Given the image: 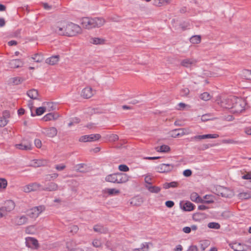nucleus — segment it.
Wrapping results in <instances>:
<instances>
[{
	"mask_svg": "<svg viewBox=\"0 0 251 251\" xmlns=\"http://www.w3.org/2000/svg\"><path fill=\"white\" fill-rule=\"evenodd\" d=\"M23 62L20 59H13L9 62L11 68H18L23 66Z\"/></svg>",
	"mask_w": 251,
	"mask_h": 251,
	"instance_id": "nucleus-22",
	"label": "nucleus"
},
{
	"mask_svg": "<svg viewBox=\"0 0 251 251\" xmlns=\"http://www.w3.org/2000/svg\"><path fill=\"white\" fill-rule=\"evenodd\" d=\"M81 95L84 99H89L91 98L94 95L92 88L90 87L84 88L81 92Z\"/></svg>",
	"mask_w": 251,
	"mask_h": 251,
	"instance_id": "nucleus-17",
	"label": "nucleus"
},
{
	"mask_svg": "<svg viewBox=\"0 0 251 251\" xmlns=\"http://www.w3.org/2000/svg\"><path fill=\"white\" fill-rule=\"evenodd\" d=\"M205 135H196L191 138L192 140L200 141L202 139H205Z\"/></svg>",
	"mask_w": 251,
	"mask_h": 251,
	"instance_id": "nucleus-54",
	"label": "nucleus"
},
{
	"mask_svg": "<svg viewBox=\"0 0 251 251\" xmlns=\"http://www.w3.org/2000/svg\"><path fill=\"white\" fill-rule=\"evenodd\" d=\"M117 183H125L128 180V176L124 173H116Z\"/></svg>",
	"mask_w": 251,
	"mask_h": 251,
	"instance_id": "nucleus-19",
	"label": "nucleus"
},
{
	"mask_svg": "<svg viewBox=\"0 0 251 251\" xmlns=\"http://www.w3.org/2000/svg\"><path fill=\"white\" fill-rule=\"evenodd\" d=\"M232 97L233 96H230L227 98H223L220 100H217V103L222 107L231 110V107L233 105Z\"/></svg>",
	"mask_w": 251,
	"mask_h": 251,
	"instance_id": "nucleus-5",
	"label": "nucleus"
},
{
	"mask_svg": "<svg viewBox=\"0 0 251 251\" xmlns=\"http://www.w3.org/2000/svg\"><path fill=\"white\" fill-rule=\"evenodd\" d=\"M46 104L48 106V111H50L55 109V107L52 102H46Z\"/></svg>",
	"mask_w": 251,
	"mask_h": 251,
	"instance_id": "nucleus-58",
	"label": "nucleus"
},
{
	"mask_svg": "<svg viewBox=\"0 0 251 251\" xmlns=\"http://www.w3.org/2000/svg\"><path fill=\"white\" fill-rule=\"evenodd\" d=\"M183 128L176 129L172 130L170 132L171 136L172 137L176 138L177 137L182 136L184 134Z\"/></svg>",
	"mask_w": 251,
	"mask_h": 251,
	"instance_id": "nucleus-23",
	"label": "nucleus"
},
{
	"mask_svg": "<svg viewBox=\"0 0 251 251\" xmlns=\"http://www.w3.org/2000/svg\"><path fill=\"white\" fill-rule=\"evenodd\" d=\"M232 103L230 111L232 113L238 114L244 110L246 102L244 99L235 96L232 97Z\"/></svg>",
	"mask_w": 251,
	"mask_h": 251,
	"instance_id": "nucleus-2",
	"label": "nucleus"
},
{
	"mask_svg": "<svg viewBox=\"0 0 251 251\" xmlns=\"http://www.w3.org/2000/svg\"><path fill=\"white\" fill-rule=\"evenodd\" d=\"M58 117L59 116L57 113H50L44 116L43 119L45 121H48L52 120H56Z\"/></svg>",
	"mask_w": 251,
	"mask_h": 251,
	"instance_id": "nucleus-28",
	"label": "nucleus"
},
{
	"mask_svg": "<svg viewBox=\"0 0 251 251\" xmlns=\"http://www.w3.org/2000/svg\"><path fill=\"white\" fill-rule=\"evenodd\" d=\"M105 41V40L103 38L96 37H92L90 40V42L94 45H104Z\"/></svg>",
	"mask_w": 251,
	"mask_h": 251,
	"instance_id": "nucleus-25",
	"label": "nucleus"
},
{
	"mask_svg": "<svg viewBox=\"0 0 251 251\" xmlns=\"http://www.w3.org/2000/svg\"><path fill=\"white\" fill-rule=\"evenodd\" d=\"M143 199L139 196L133 198L130 202L131 205L133 206H140L143 202Z\"/></svg>",
	"mask_w": 251,
	"mask_h": 251,
	"instance_id": "nucleus-21",
	"label": "nucleus"
},
{
	"mask_svg": "<svg viewBox=\"0 0 251 251\" xmlns=\"http://www.w3.org/2000/svg\"><path fill=\"white\" fill-rule=\"evenodd\" d=\"M25 244L27 247L32 249H36L38 247V241L32 237L26 238Z\"/></svg>",
	"mask_w": 251,
	"mask_h": 251,
	"instance_id": "nucleus-16",
	"label": "nucleus"
},
{
	"mask_svg": "<svg viewBox=\"0 0 251 251\" xmlns=\"http://www.w3.org/2000/svg\"><path fill=\"white\" fill-rule=\"evenodd\" d=\"M33 161L35 163L34 166L36 167L46 166L48 163V161L45 159H35L33 160Z\"/></svg>",
	"mask_w": 251,
	"mask_h": 251,
	"instance_id": "nucleus-30",
	"label": "nucleus"
},
{
	"mask_svg": "<svg viewBox=\"0 0 251 251\" xmlns=\"http://www.w3.org/2000/svg\"><path fill=\"white\" fill-rule=\"evenodd\" d=\"M197 60L193 58H185L181 60V66L185 68H190L196 65Z\"/></svg>",
	"mask_w": 251,
	"mask_h": 251,
	"instance_id": "nucleus-14",
	"label": "nucleus"
},
{
	"mask_svg": "<svg viewBox=\"0 0 251 251\" xmlns=\"http://www.w3.org/2000/svg\"><path fill=\"white\" fill-rule=\"evenodd\" d=\"M15 147L16 149L21 150H31L32 149L31 144L28 141L24 140L20 144H16Z\"/></svg>",
	"mask_w": 251,
	"mask_h": 251,
	"instance_id": "nucleus-13",
	"label": "nucleus"
},
{
	"mask_svg": "<svg viewBox=\"0 0 251 251\" xmlns=\"http://www.w3.org/2000/svg\"><path fill=\"white\" fill-rule=\"evenodd\" d=\"M245 76L247 79L251 80V70H246L244 71Z\"/></svg>",
	"mask_w": 251,
	"mask_h": 251,
	"instance_id": "nucleus-56",
	"label": "nucleus"
},
{
	"mask_svg": "<svg viewBox=\"0 0 251 251\" xmlns=\"http://www.w3.org/2000/svg\"><path fill=\"white\" fill-rule=\"evenodd\" d=\"M75 247L76 244L73 241H70L66 243V247L68 250L70 251L75 250Z\"/></svg>",
	"mask_w": 251,
	"mask_h": 251,
	"instance_id": "nucleus-40",
	"label": "nucleus"
},
{
	"mask_svg": "<svg viewBox=\"0 0 251 251\" xmlns=\"http://www.w3.org/2000/svg\"><path fill=\"white\" fill-rule=\"evenodd\" d=\"M216 190L218 195L224 198H231L233 195V192L226 187L219 186Z\"/></svg>",
	"mask_w": 251,
	"mask_h": 251,
	"instance_id": "nucleus-7",
	"label": "nucleus"
},
{
	"mask_svg": "<svg viewBox=\"0 0 251 251\" xmlns=\"http://www.w3.org/2000/svg\"><path fill=\"white\" fill-rule=\"evenodd\" d=\"M192 172L189 169L185 170L183 172V175L186 177L190 176L192 175Z\"/></svg>",
	"mask_w": 251,
	"mask_h": 251,
	"instance_id": "nucleus-63",
	"label": "nucleus"
},
{
	"mask_svg": "<svg viewBox=\"0 0 251 251\" xmlns=\"http://www.w3.org/2000/svg\"><path fill=\"white\" fill-rule=\"evenodd\" d=\"M59 55H54L48 58L46 60V63L51 65H53L58 62L59 61Z\"/></svg>",
	"mask_w": 251,
	"mask_h": 251,
	"instance_id": "nucleus-26",
	"label": "nucleus"
},
{
	"mask_svg": "<svg viewBox=\"0 0 251 251\" xmlns=\"http://www.w3.org/2000/svg\"><path fill=\"white\" fill-rule=\"evenodd\" d=\"M171 2L170 0H159L157 4H155L158 6H160L162 5L168 4Z\"/></svg>",
	"mask_w": 251,
	"mask_h": 251,
	"instance_id": "nucleus-53",
	"label": "nucleus"
},
{
	"mask_svg": "<svg viewBox=\"0 0 251 251\" xmlns=\"http://www.w3.org/2000/svg\"><path fill=\"white\" fill-rule=\"evenodd\" d=\"M15 207L14 202L12 200H8L5 202L4 205L1 207L2 211L3 212L5 215L7 212L13 210Z\"/></svg>",
	"mask_w": 251,
	"mask_h": 251,
	"instance_id": "nucleus-10",
	"label": "nucleus"
},
{
	"mask_svg": "<svg viewBox=\"0 0 251 251\" xmlns=\"http://www.w3.org/2000/svg\"><path fill=\"white\" fill-rule=\"evenodd\" d=\"M41 188L42 185L40 184L35 182L24 186L23 190L25 193H29L31 191L41 190Z\"/></svg>",
	"mask_w": 251,
	"mask_h": 251,
	"instance_id": "nucleus-8",
	"label": "nucleus"
},
{
	"mask_svg": "<svg viewBox=\"0 0 251 251\" xmlns=\"http://www.w3.org/2000/svg\"><path fill=\"white\" fill-rule=\"evenodd\" d=\"M27 95L32 100H38V92L36 89H32L28 91L26 93Z\"/></svg>",
	"mask_w": 251,
	"mask_h": 251,
	"instance_id": "nucleus-24",
	"label": "nucleus"
},
{
	"mask_svg": "<svg viewBox=\"0 0 251 251\" xmlns=\"http://www.w3.org/2000/svg\"><path fill=\"white\" fill-rule=\"evenodd\" d=\"M89 142L99 140L101 136L99 134L88 135Z\"/></svg>",
	"mask_w": 251,
	"mask_h": 251,
	"instance_id": "nucleus-43",
	"label": "nucleus"
},
{
	"mask_svg": "<svg viewBox=\"0 0 251 251\" xmlns=\"http://www.w3.org/2000/svg\"><path fill=\"white\" fill-rule=\"evenodd\" d=\"M45 209L44 205L35 206L27 211V215L31 218H37Z\"/></svg>",
	"mask_w": 251,
	"mask_h": 251,
	"instance_id": "nucleus-6",
	"label": "nucleus"
},
{
	"mask_svg": "<svg viewBox=\"0 0 251 251\" xmlns=\"http://www.w3.org/2000/svg\"><path fill=\"white\" fill-rule=\"evenodd\" d=\"M190 199H191V201H192L194 202H202V203L204 202V203H210L212 202V201H205L203 200L199 196V195L198 194V193H197L196 192H193L191 194Z\"/></svg>",
	"mask_w": 251,
	"mask_h": 251,
	"instance_id": "nucleus-18",
	"label": "nucleus"
},
{
	"mask_svg": "<svg viewBox=\"0 0 251 251\" xmlns=\"http://www.w3.org/2000/svg\"><path fill=\"white\" fill-rule=\"evenodd\" d=\"M67 26V22L60 21L57 22L52 26V30L60 35L66 36V28Z\"/></svg>",
	"mask_w": 251,
	"mask_h": 251,
	"instance_id": "nucleus-4",
	"label": "nucleus"
},
{
	"mask_svg": "<svg viewBox=\"0 0 251 251\" xmlns=\"http://www.w3.org/2000/svg\"><path fill=\"white\" fill-rule=\"evenodd\" d=\"M208 227L210 228H214L218 229L220 228V225L219 224L215 222L209 223L208 224Z\"/></svg>",
	"mask_w": 251,
	"mask_h": 251,
	"instance_id": "nucleus-45",
	"label": "nucleus"
},
{
	"mask_svg": "<svg viewBox=\"0 0 251 251\" xmlns=\"http://www.w3.org/2000/svg\"><path fill=\"white\" fill-rule=\"evenodd\" d=\"M7 120L4 119L3 118H0V127H3L7 124Z\"/></svg>",
	"mask_w": 251,
	"mask_h": 251,
	"instance_id": "nucleus-61",
	"label": "nucleus"
},
{
	"mask_svg": "<svg viewBox=\"0 0 251 251\" xmlns=\"http://www.w3.org/2000/svg\"><path fill=\"white\" fill-rule=\"evenodd\" d=\"M103 193H107L109 195H116L120 193L119 190L112 188V189H106L102 191Z\"/></svg>",
	"mask_w": 251,
	"mask_h": 251,
	"instance_id": "nucleus-32",
	"label": "nucleus"
},
{
	"mask_svg": "<svg viewBox=\"0 0 251 251\" xmlns=\"http://www.w3.org/2000/svg\"><path fill=\"white\" fill-rule=\"evenodd\" d=\"M79 141L81 142H89L88 135H84L80 137Z\"/></svg>",
	"mask_w": 251,
	"mask_h": 251,
	"instance_id": "nucleus-59",
	"label": "nucleus"
},
{
	"mask_svg": "<svg viewBox=\"0 0 251 251\" xmlns=\"http://www.w3.org/2000/svg\"><path fill=\"white\" fill-rule=\"evenodd\" d=\"M211 97L207 92H204L200 95V98L203 100L207 101L211 99Z\"/></svg>",
	"mask_w": 251,
	"mask_h": 251,
	"instance_id": "nucleus-39",
	"label": "nucleus"
},
{
	"mask_svg": "<svg viewBox=\"0 0 251 251\" xmlns=\"http://www.w3.org/2000/svg\"><path fill=\"white\" fill-rule=\"evenodd\" d=\"M238 196L239 198L241 200H246L251 198V194L248 192L240 193Z\"/></svg>",
	"mask_w": 251,
	"mask_h": 251,
	"instance_id": "nucleus-37",
	"label": "nucleus"
},
{
	"mask_svg": "<svg viewBox=\"0 0 251 251\" xmlns=\"http://www.w3.org/2000/svg\"><path fill=\"white\" fill-rule=\"evenodd\" d=\"M116 173L109 175L105 177V180L107 182L117 183Z\"/></svg>",
	"mask_w": 251,
	"mask_h": 251,
	"instance_id": "nucleus-34",
	"label": "nucleus"
},
{
	"mask_svg": "<svg viewBox=\"0 0 251 251\" xmlns=\"http://www.w3.org/2000/svg\"><path fill=\"white\" fill-rule=\"evenodd\" d=\"M86 165L85 164H83V163H81V164H79L78 165H76V170L79 172H81V173H84L85 172V171L84 170H82V169L84 167V166H85Z\"/></svg>",
	"mask_w": 251,
	"mask_h": 251,
	"instance_id": "nucleus-55",
	"label": "nucleus"
},
{
	"mask_svg": "<svg viewBox=\"0 0 251 251\" xmlns=\"http://www.w3.org/2000/svg\"><path fill=\"white\" fill-rule=\"evenodd\" d=\"M201 41V36L200 35H194L190 39V42L192 44H199Z\"/></svg>",
	"mask_w": 251,
	"mask_h": 251,
	"instance_id": "nucleus-36",
	"label": "nucleus"
},
{
	"mask_svg": "<svg viewBox=\"0 0 251 251\" xmlns=\"http://www.w3.org/2000/svg\"><path fill=\"white\" fill-rule=\"evenodd\" d=\"M205 139L217 138L219 137L217 134H205Z\"/></svg>",
	"mask_w": 251,
	"mask_h": 251,
	"instance_id": "nucleus-57",
	"label": "nucleus"
},
{
	"mask_svg": "<svg viewBox=\"0 0 251 251\" xmlns=\"http://www.w3.org/2000/svg\"><path fill=\"white\" fill-rule=\"evenodd\" d=\"M174 168V165L170 164H161L156 167L158 172L161 173H168L171 172Z\"/></svg>",
	"mask_w": 251,
	"mask_h": 251,
	"instance_id": "nucleus-9",
	"label": "nucleus"
},
{
	"mask_svg": "<svg viewBox=\"0 0 251 251\" xmlns=\"http://www.w3.org/2000/svg\"><path fill=\"white\" fill-rule=\"evenodd\" d=\"M25 231L27 233L33 234L36 232L35 226H30L26 228Z\"/></svg>",
	"mask_w": 251,
	"mask_h": 251,
	"instance_id": "nucleus-38",
	"label": "nucleus"
},
{
	"mask_svg": "<svg viewBox=\"0 0 251 251\" xmlns=\"http://www.w3.org/2000/svg\"><path fill=\"white\" fill-rule=\"evenodd\" d=\"M149 245L148 243H145L142 244V247L140 248H136L133 250V251H148Z\"/></svg>",
	"mask_w": 251,
	"mask_h": 251,
	"instance_id": "nucleus-41",
	"label": "nucleus"
},
{
	"mask_svg": "<svg viewBox=\"0 0 251 251\" xmlns=\"http://www.w3.org/2000/svg\"><path fill=\"white\" fill-rule=\"evenodd\" d=\"M94 230L96 232H98L99 233L102 234H105L108 232V229L106 227H104L103 226L101 225H97L94 226L93 227Z\"/></svg>",
	"mask_w": 251,
	"mask_h": 251,
	"instance_id": "nucleus-20",
	"label": "nucleus"
},
{
	"mask_svg": "<svg viewBox=\"0 0 251 251\" xmlns=\"http://www.w3.org/2000/svg\"><path fill=\"white\" fill-rule=\"evenodd\" d=\"M78 229L79 228L77 226L72 225L70 227V232L74 234L78 231Z\"/></svg>",
	"mask_w": 251,
	"mask_h": 251,
	"instance_id": "nucleus-48",
	"label": "nucleus"
},
{
	"mask_svg": "<svg viewBox=\"0 0 251 251\" xmlns=\"http://www.w3.org/2000/svg\"><path fill=\"white\" fill-rule=\"evenodd\" d=\"M189 90L187 88L182 89L180 92V95L182 97L187 96L189 93Z\"/></svg>",
	"mask_w": 251,
	"mask_h": 251,
	"instance_id": "nucleus-50",
	"label": "nucleus"
},
{
	"mask_svg": "<svg viewBox=\"0 0 251 251\" xmlns=\"http://www.w3.org/2000/svg\"><path fill=\"white\" fill-rule=\"evenodd\" d=\"M28 218L25 215L18 216L12 219L13 223L17 226H22L27 223Z\"/></svg>",
	"mask_w": 251,
	"mask_h": 251,
	"instance_id": "nucleus-12",
	"label": "nucleus"
},
{
	"mask_svg": "<svg viewBox=\"0 0 251 251\" xmlns=\"http://www.w3.org/2000/svg\"><path fill=\"white\" fill-rule=\"evenodd\" d=\"M86 112L90 115H92L93 114L98 113V109L96 108L89 107L87 109Z\"/></svg>",
	"mask_w": 251,
	"mask_h": 251,
	"instance_id": "nucleus-47",
	"label": "nucleus"
},
{
	"mask_svg": "<svg viewBox=\"0 0 251 251\" xmlns=\"http://www.w3.org/2000/svg\"><path fill=\"white\" fill-rule=\"evenodd\" d=\"M194 207L195 205L189 201H187L183 204L182 208L184 211H191L194 210Z\"/></svg>",
	"mask_w": 251,
	"mask_h": 251,
	"instance_id": "nucleus-29",
	"label": "nucleus"
},
{
	"mask_svg": "<svg viewBox=\"0 0 251 251\" xmlns=\"http://www.w3.org/2000/svg\"><path fill=\"white\" fill-rule=\"evenodd\" d=\"M46 107H40L37 108L36 109V113L34 114L32 110H31V116L32 117L35 116V115L40 116L43 114L46 111Z\"/></svg>",
	"mask_w": 251,
	"mask_h": 251,
	"instance_id": "nucleus-33",
	"label": "nucleus"
},
{
	"mask_svg": "<svg viewBox=\"0 0 251 251\" xmlns=\"http://www.w3.org/2000/svg\"><path fill=\"white\" fill-rule=\"evenodd\" d=\"M92 245L95 248H99L101 246V243L98 239H94L92 242Z\"/></svg>",
	"mask_w": 251,
	"mask_h": 251,
	"instance_id": "nucleus-52",
	"label": "nucleus"
},
{
	"mask_svg": "<svg viewBox=\"0 0 251 251\" xmlns=\"http://www.w3.org/2000/svg\"><path fill=\"white\" fill-rule=\"evenodd\" d=\"M31 58L36 62H41L43 60V56L38 53L35 54Z\"/></svg>",
	"mask_w": 251,
	"mask_h": 251,
	"instance_id": "nucleus-44",
	"label": "nucleus"
},
{
	"mask_svg": "<svg viewBox=\"0 0 251 251\" xmlns=\"http://www.w3.org/2000/svg\"><path fill=\"white\" fill-rule=\"evenodd\" d=\"M118 169L120 171L126 172L129 171V168L128 166L125 164L120 165L118 167Z\"/></svg>",
	"mask_w": 251,
	"mask_h": 251,
	"instance_id": "nucleus-51",
	"label": "nucleus"
},
{
	"mask_svg": "<svg viewBox=\"0 0 251 251\" xmlns=\"http://www.w3.org/2000/svg\"><path fill=\"white\" fill-rule=\"evenodd\" d=\"M59 189L58 185L53 182H50L48 183L46 186L44 187L42 186L41 190L47 191H57Z\"/></svg>",
	"mask_w": 251,
	"mask_h": 251,
	"instance_id": "nucleus-15",
	"label": "nucleus"
},
{
	"mask_svg": "<svg viewBox=\"0 0 251 251\" xmlns=\"http://www.w3.org/2000/svg\"><path fill=\"white\" fill-rule=\"evenodd\" d=\"M146 188L152 193H158L161 190V188L158 186L151 185H146Z\"/></svg>",
	"mask_w": 251,
	"mask_h": 251,
	"instance_id": "nucleus-31",
	"label": "nucleus"
},
{
	"mask_svg": "<svg viewBox=\"0 0 251 251\" xmlns=\"http://www.w3.org/2000/svg\"><path fill=\"white\" fill-rule=\"evenodd\" d=\"M178 185V182L173 181L170 183L166 182L163 184V187L164 189H167L171 187L175 188L177 187Z\"/></svg>",
	"mask_w": 251,
	"mask_h": 251,
	"instance_id": "nucleus-35",
	"label": "nucleus"
},
{
	"mask_svg": "<svg viewBox=\"0 0 251 251\" xmlns=\"http://www.w3.org/2000/svg\"><path fill=\"white\" fill-rule=\"evenodd\" d=\"M81 28L78 25L73 23L67 22L66 36H73L81 33Z\"/></svg>",
	"mask_w": 251,
	"mask_h": 251,
	"instance_id": "nucleus-3",
	"label": "nucleus"
},
{
	"mask_svg": "<svg viewBox=\"0 0 251 251\" xmlns=\"http://www.w3.org/2000/svg\"><path fill=\"white\" fill-rule=\"evenodd\" d=\"M206 218L205 214L201 212H197L193 214V219L195 221H200Z\"/></svg>",
	"mask_w": 251,
	"mask_h": 251,
	"instance_id": "nucleus-27",
	"label": "nucleus"
},
{
	"mask_svg": "<svg viewBox=\"0 0 251 251\" xmlns=\"http://www.w3.org/2000/svg\"><path fill=\"white\" fill-rule=\"evenodd\" d=\"M42 133L47 136L52 138L57 135V130L54 127L44 128L43 129Z\"/></svg>",
	"mask_w": 251,
	"mask_h": 251,
	"instance_id": "nucleus-11",
	"label": "nucleus"
},
{
	"mask_svg": "<svg viewBox=\"0 0 251 251\" xmlns=\"http://www.w3.org/2000/svg\"><path fill=\"white\" fill-rule=\"evenodd\" d=\"M10 117V113L7 110H5L2 113V117L3 119L7 120Z\"/></svg>",
	"mask_w": 251,
	"mask_h": 251,
	"instance_id": "nucleus-64",
	"label": "nucleus"
},
{
	"mask_svg": "<svg viewBox=\"0 0 251 251\" xmlns=\"http://www.w3.org/2000/svg\"><path fill=\"white\" fill-rule=\"evenodd\" d=\"M80 22L82 26L88 29L100 27L105 23V20L101 17H83Z\"/></svg>",
	"mask_w": 251,
	"mask_h": 251,
	"instance_id": "nucleus-1",
	"label": "nucleus"
},
{
	"mask_svg": "<svg viewBox=\"0 0 251 251\" xmlns=\"http://www.w3.org/2000/svg\"><path fill=\"white\" fill-rule=\"evenodd\" d=\"M222 143L225 144H237L238 142L232 139H225L222 141Z\"/></svg>",
	"mask_w": 251,
	"mask_h": 251,
	"instance_id": "nucleus-60",
	"label": "nucleus"
},
{
	"mask_svg": "<svg viewBox=\"0 0 251 251\" xmlns=\"http://www.w3.org/2000/svg\"><path fill=\"white\" fill-rule=\"evenodd\" d=\"M7 185V180L4 178H0V188L5 189Z\"/></svg>",
	"mask_w": 251,
	"mask_h": 251,
	"instance_id": "nucleus-49",
	"label": "nucleus"
},
{
	"mask_svg": "<svg viewBox=\"0 0 251 251\" xmlns=\"http://www.w3.org/2000/svg\"><path fill=\"white\" fill-rule=\"evenodd\" d=\"M11 81L14 84L18 85L24 81V79L22 77H15L11 78Z\"/></svg>",
	"mask_w": 251,
	"mask_h": 251,
	"instance_id": "nucleus-42",
	"label": "nucleus"
},
{
	"mask_svg": "<svg viewBox=\"0 0 251 251\" xmlns=\"http://www.w3.org/2000/svg\"><path fill=\"white\" fill-rule=\"evenodd\" d=\"M170 150V148L167 145H163L159 147L160 152H168Z\"/></svg>",
	"mask_w": 251,
	"mask_h": 251,
	"instance_id": "nucleus-46",
	"label": "nucleus"
},
{
	"mask_svg": "<svg viewBox=\"0 0 251 251\" xmlns=\"http://www.w3.org/2000/svg\"><path fill=\"white\" fill-rule=\"evenodd\" d=\"M109 139L110 141L115 142L118 140L119 136L117 134H112L110 135Z\"/></svg>",
	"mask_w": 251,
	"mask_h": 251,
	"instance_id": "nucleus-62",
	"label": "nucleus"
}]
</instances>
